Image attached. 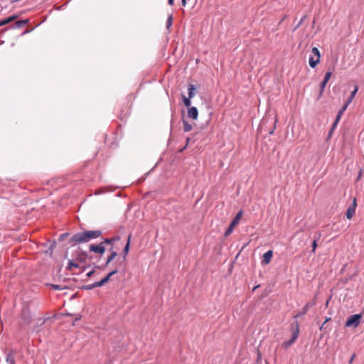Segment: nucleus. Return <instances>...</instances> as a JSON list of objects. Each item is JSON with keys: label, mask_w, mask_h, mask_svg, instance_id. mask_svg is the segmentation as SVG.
<instances>
[{"label": "nucleus", "mask_w": 364, "mask_h": 364, "mask_svg": "<svg viewBox=\"0 0 364 364\" xmlns=\"http://www.w3.org/2000/svg\"><path fill=\"white\" fill-rule=\"evenodd\" d=\"M102 235L100 230H83L73 234L69 239V244L71 246L87 243L93 239L97 238Z\"/></svg>", "instance_id": "obj_1"}, {"label": "nucleus", "mask_w": 364, "mask_h": 364, "mask_svg": "<svg viewBox=\"0 0 364 364\" xmlns=\"http://www.w3.org/2000/svg\"><path fill=\"white\" fill-rule=\"evenodd\" d=\"M290 330L291 332V338L289 341L283 343L282 346L285 349L289 348L292 346L297 339L299 334V325L297 320L294 321L290 325Z\"/></svg>", "instance_id": "obj_2"}, {"label": "nucleus", "mask_w": 364, "mask_h": 364, "mask_svg": "<svg viewBox=\"0 0 364 364\" xmlns=\"http://www.w3.org/2000/svg\"><path fill=\"white\" fill-rule=\"evenodd\" d=\"M128 104V102L124 100L119 102L118 105V107L117 109V115L121 120L126 119L129 114V107Z\"/></svg>", "instance_id": "obj_3"}, {"label": "nucleus", "mask_w": 364, "mask_h": 364, "mask_svg": "<svg viewBox=\"0 0 364 364\" xmlns=\"http://www.w3.org/2000/svg\"><path fill=\"white\" fill-rule=\"evenodd\" d=\"M362 318L361 314H357L350 316L345 323L346 327H353L356 328L360 323Z\"/></svg>", "instance_id": "obj_4"}, {"label": "nucleus", "mask_w": 364, "mask_h": 364, "mask_svg": "<svg viewBox=\"0 0 364 364\" xmlns=\"http://www.w3.org/2000/svg\"><path fill=\"white\" fill-rule=\"evenodd\" d=\"M89 250L90 252H93L95 253L102 255L105 252L106 249H105V245L102 243V241H101L97 245V244H90L89 245Z\"/></svg>", "instance_id": "obj_5"}, {"label": "nucleus", "mask_w": 364, "mask_h": 364, "mask_svg": "<svg viewBox=\"0 0 364 364\" xmlns=\"http://www.w3.org/2000/svg\"><path fill=\"white\" fill-rule=\"evenodd\" d=\"M331 75H332V73L331 70H328L326 73L323 80L320 83V92L318 94V98H320L322 96L324 88H325L327 82H328L329 79L331 78Z\"/></svg>", "instance_id": "obj_6"}, {"label": "nucleus", "mask_w": 364, "mask_h": 364, "mask_svg": "<svg viewBox=\"0 0 364 364\" xmlns=\"http://www.w3.org/2000/svg\"><path fill=\"white\" fill-rule=\"evenodd\" d=\"M110 255L107 257L106 262L102 267L96 266L95 267L101 269H105L107 267H108L109 264L117 257V252L114 251L112 247L109 249Z\"/></svg>", "instance_id": "obj_7"}, {"label": "nucleus", "mask_w": 364, "mask_h": 364, "mask_svg": "<svg viewBox=\"0 0 364 364\" xmlns=\"http://www.w3.org/2000/svg\"><path fill=\"white\" fill-rule=\"evenodd\" d=\"M356 207H357L356 198H354L353 200V203L348 208L346 213V216L348 219H351L353 217V215L355 213Z\"/></svg>", "instance_id": "obj_8"}, {"label": "nucleus", "mask_w": 364, "mask_h": 364, "mask_svg": "<svg viewBox=\"0 0 364 364\" xmlns=\"http://www.w3.org/2000/svg\"><path fill=\"white\" fill-rule=\"evenodd\" d=\"M88 257L87 252L80 250L75 252V261L80 263H85Z\"/></svg>", "instance_id": "obj_9"}, {"label": "nucleus", "mask_w": 364, "mask_h": 364, "mask_svg": "<svg viewBox=\"0 0 364 364\" xmlns=\"http://www.w3.org/2000/svg\"><path fill=\"white\" fill-rule=\"evenodd\" d=\"M314 305V302H308L301 309V311L298 312L294 316V321L295 320H297V318L298 317H300V316H304L308 310L312 307Z\"/></svg>", "instance_id": "obj_10"}, {"label": "nucleus", "mask_w": 364, "mask_h": 364, "mask_svg": "<svg viewBox=\"0 0 364 364\" xmlns=\"http://www.w3.org/2000/svg\"><path fill=\"white\" fill-rule=\"evenodd\" d=\"M273 257V251L272 250H268L263 255V258L261 261L262 264L266 265L270 263L271 259Z\"/></svg>", "instance_id": "obj_11"}, {"label": "nucleus", "mask_w": 364, "mask_h": 364, "mask_svg": "<svg viewBox=\"0 0 364 364\" xmlns=\"http://www.w3.org/2000/svg\"><path fill=\"white\" fill-rule=\"evenodd\" d=\"M348 107V105L344 104L343 106L342 107V108L338 112L336 119L333 122V127H337V124H338V122L340 121L341 116L343 115V114L344 113V112L346 111V109H347Z\"/></svg>", "instance_id": "obj_12"}, {"label": "nucleus", "mask_w": 364, "mask_h": 364, "mask_svg": "<svg viewBox=\"0 0 364 364\" xmlns=\"http://www.w3.org/2000/svg\"><path fill=\"white\" fill-rule=\"evenodd\" d=\"M198 116V109L196 107H191L188 109V117L193 119H196Z\"/></svg>", "instance_id": "obj_13"}, {"label": "nucleus", "mask_w": 364, "mask_h": 364, "mask_svg": "<svg viewBox=\"0 0 364 364\" xmlns=\"http://www.w3.org/2000/svg\"><path fill=\"white\" fill-rule=\"evenodd\" d=\"M131 235H129L128 236V238H127V243L122 250V256H123V259H126V257H127V254L129 253V248H130V239H131Z\"/></svg>", "instance_id": "obj_14"}, {"label": "nucleus", "mask_w": 364, "mask_h": 364, "mask_svg": "<svg viewBox=\"0 0 364 364\" xmlns=\"http://www.w3.org/2000/svg\"><path fill=\"white\" fill-rule=\"evenodd\" d=\"M15 351L11 350L6 354V361L8 364H15Z\"/></svg>", "instance_id": "obj_15"}, {"label": "nucleus", "mask_w": 364, "mask_h": 364, "mask_svg": "<svg viewBox=\"0 0 364 364\" xmlns=\"http://www.w3.org/2000/svg\"><path fill=\"white\" fill-rule=\"evenodd\" d=\"M119 240V236H114L110 238H103L102 243L104 245H111V247H113V243L116 241H118Z\"/></svg>", "instance_id": "obj_16"}, {"label": "nucleus", "mask_w": 364, "mask_h": 364, "mask_svg": "<svg viewBox=\"0 0 364 364\" xmlns=\"http://www.w3.org/2000/svg\"><path fill=\"white\" fill-rule=\"evenodd\" d=\"M28 23V19H24L21 21H16L14 22V23L11 26L12 28H22L27 25Z\"/></svg>", "instance_id": "obj_17"}, {"label": "nucleus", "mask_w": 364, "mask_h": 364, "mask_svg": "<svg viewBox=\"0 0 364 364\" xmlns=\"http://www.w3.org/2000/svg\"><path fill=\"white\" fill-rule=\"evenodd\" d=\"M358 86H355L354 90L351 92L350 96L348 97L347 100L345 102V104L349 105L352 100L354 99L357 92H358Z\"/></svg>", "instance_id": "obj_18"}, {"label": "nucleus", "mask_w": 364, "mask_h": 364, "mask_svg": "<svg viewBox=\"0 0 364 364\" xmlns=\"http://www.w3.org/2000/svg\"><path fill=\"white\" fill-rule=\"evenodd\" d=\"M242 215V211L240 210L236 214L235 218L232 219V220L231 221L230 224L235 227L239 223L240 220H241Z\"/></svg>", "instance_id": "obj_19"}, {"label": "nucleus", "mask_w": 364, "mask_h": 364, "mask_svg": "<svg viewBox=\"0 0 364 364\" xmlns=\"http://www.w3.org/2000/svg\"><path fill=\"white\" fill-rule=\"evenodd\" d=\"M22 318L26 321V322H29L30 320H31V317L29 316V310L28 308H26L24 307L23 309H22Z\"/></svg>", "instance_id": "obj_20"}, {"label": "nucleus", "mask_w": 364, "mask_h": 364, "mask_svg": "<svg viewBox=\"0 0 364 364\" xmlns=\"http://www.w3.org/2000/svg\"><path fill=\"white\" fill-rule=\"evenodd\" d=\"M16 18H17V16L16 15H12L6 18L1 19V26L9 24V23L14 21Z\"/></svg>", "instance_id": "obj_21"}, {"label": "nucleus", "mask_w": 364, "mask_h": 364, "mask_svg": "<svg viewBox=\"0 0 364 364\" xmlns=\"http://www.w3.org/2000/svg\"><path fill=\"white\" fill-rule=\"evenodd\" d=\"M195 90V86L192 84H190L188 87V95L189 98H193L196 95Z\"/></svg>", "instance_id": "obj_22"}, {"label": "nucleus", "mask_w": 364, "mask_h": 364, "mask_svg": "<svg viewBox=\"0 0 364 364\" xmlns=\"http://www.w3.org/2000/svg\"><path fill=\"white\" fill-rule=\"evenodd\" d=\"M73 267L78 268L79 264L76 262V261L70 259L68 263V267L66 269L69 271H72Z\"/></svg>", "instance_id": "obj_23"}, {"label": "nucleus", "mask_w": 364, "mask_h": 364, "mask_svg": "<svg viewBox=\"0 0 364 364\" xmlns=\"http://www.w3.org/2000/svg\"><path fill=\"white\" fill-rule=\"evenodd\" d=\"M320 62L318 59H314V57L311 56L309 59V63L311 68H314L318 65V63Z\"/></svg>", "instance_id": "obj_24"}, {"label": "nucleus", "mask_w": 364, "mask_h": 364, "mask_svg": "<svg viewBox=\"0 0 364 364\" xmlns=\"http://www.w3.org/2000/svg\"><path fill=\"white\" fill-rule=\"evenodd\" d=\"M181 97H182V100H183V105L186 107H188V108L191 107V98L187 97L184 95H181Z\"/></svg>", "instance_id": "obj_25"}, {"label": "nucleus", "mask_w": 364, "mask_h": 364, "mask_svg": "<svg viewBox=\"0 0 364 364\" xmlns=\"http://www.w3.org/2000/svg\"><path fill=\"white\" fill-rule=\"evenodd\" d=\"M183 130H184V132H190L191 130H192V129H193L192 125L191 124H189L184 119H183Z\"/></svg>", "instance_id": "obj_26"}, {"label": "nucleus", "mask_w": 364, "mask_h": 364, "mask_svg": "<svg viewBox=\"0 0 364 364\" xmlns=\"http://www.w3.org/2000/svg\"><path fill=\"white\" fill-rule=\"evenodd\" d=\"M173 15L171 14L170 16H168L167 20H166V27L168 30H169V28L171 27V26L173 24Z\"/></svg>", "instance_id": "obj_27"}, {"label": "nucleus", "mask_w": 364, "mask_h": 364, "mask_svg": "<svg viewBox=\"0 0 364 364\" xmlns=\"http://www.w3.org/2000/svg\"><path fill=\"white\" fill-rule=\"evenodd\" d=\"M56 247V242L55 241H51L49 248L46 251V253H49L50 255H52V252L54 250V248Z\"/></svg>", "instance_id": "obj_28"}, {"label": "nucleus", "mask_w": 364, "mask_h": 364, "mask_svg": "<svg viewBox=\"0 0 364 364\" xmlns=\"http://www.w3.org/2000/svg\"><path fill=\"white\" fill-rule=\"evenodd\" d=\"M234 228H235V226L231 225V224H230L228 228L225 230L224 235L225 237L229 236L232 232Z\"/></svg>", "instance_id": "obj_29"}, {"label": "nucleus", "mask_w": 364, "mask_h": 364, "mask_svg": "<svg viewBox=\"0 0 364 364\" xmlns=\"http://www.w3.org/2000/svg\"><path fill=\"white\" fill-rule=\"evenodd\" d=\"M311 53L314 56L316 57V59H318V60H320L321 54L319 50L317 48L314 47L311 50Z\"/></svg>", "instance_id": "obj_30"}, {"label": "nucleus", "mask_w": 364, "mask_h": 364, "mask_svg": "<svg viewBox=\"0 0 364 364\" xmlns=\"http://www.w3.org/2000/svg\"><path fill=\"white\" fill-rule=\"evenodd\" d=\"M70 235V234L68 232H65V233H63L61 234L59 237H58V240L60 242H63L64 241L68 236Z\"/></svg>", "instance_id": "obj_31"}, {"label": "nucleus", "mask_w": 364, "mask_h": 364, "mask_svg": "<svg viewBox=\"0 0 364 364\" xmlns=\"http://www.w3.org/2000/svg\"><path fill=\"white\" fill-rule=\"evenodd\" d=\"M94 288H95V287H94V284H92L83 285V286L81 287V289H84V290H91V289H93Z\"/></svg>", "instance_id": "obj_32"}, {"label": "nucleus", "mask_w": 364, "mask_h": 364, "mask_svg": "<svg viewBox=\"0 0 364 364\" xmlns=\"http://www.w3.org/2000/svg\"><path fill=\"white\" fill-rule=\"evenodd\" d=\"M118 272V269L117 268H115L114 269H113L112 271H111L110 272H109L107 276L109 278V279H111V277L116 274Z\"/></svg>", "instance_id": "obj_33"}, {"label": "nucleus", "mask_w": 364, "mask_h": 364, "mask_svg": "<svg viewBox=\"0 0 364 364\" xmlns=\"http://www.w3.org/2000/svg\"><path fill=\"white\" fill-rule=\"evenodd\" d=\"M318 245H317V241L315 239L313 242H312V244H311V247H312V250L311 252H315L316 251V249Z\"/></svg>", "instance_id": "obj_34"}, {"label": "nucleus", "mask_w": 364, "mask_h": 364, "mask_svg": "<svg viewBox=\"0 0 364 364\" xmlns=\"http://www.w3.org/2000/svg\"><path fill=\"white\" fill-rule=\"evenodd\" d=\"M51 287L55 290H62L64 289L65 287H63L60 285L58 284H50Z\"/></svg>", "instance_id": "obj_35"}, {"label": "nucleus", "mask_w": 364, "mask_h": 364, "mask_svg": "<svg viewBox=\"0 0 364 364\" xmlns=\"http://www.w3.org/2000/svg\"><path fill=\"white\" fill-rule=\"evenodd\" d=\"M94 284V287L95 288L96 287H102L104 286V284L102 283V280L99 281V282H96Z\"/></svg>", "instance_id": "obj_36"}, {"label": "nucleus", "mask_w": 364, "mask_h": 364, "mask_svg": "<svg viewBox=\"0 0 364 364\" xmlns=\"http://www.w3.org/2000/svg\"><path fill=\"white\" fill-rule=\"evenodd\" d=\"M102 283L104 284V285L107 283L110 279L106 275L104 278H102Z\"/></svg>", "instance_id": "obj_37"}, {"label": "nucleus", "mask_w": 364, "mask_h": 364, "mask_svg": "<svg viewBox=\"0 0 364 364\" xmlns=\"http://www.w3.org/2000/svg\"><path fill=\"white\" fill-rule=\"evenodd\" d=\"M330 320H331V318H326L324 323L322 324V326L320 328L321 330H322L323 328H326L325 324H326V322H328Z\"/></svg>", "instance_id": "obj_38"}, {"label": "nucleus", "mask_w": 364, "mask_h": 364, "mask_svg": "<svg viewBox=\"0 0 364 364\" xmlns=\"http://www.w3.org/2000/svg\"><path fill=\"white\" fill-rule=\"evenodd\" d=\"M304 18V16L299 21V22L298 23L296 26L294 28V30L297 29L299 26H301V25L303 23Z\"/></svg>", "instance_id": "obj_39"}, {"label": "nucleus", "mask_w": 364, "mask_h": 364, "mask_svg": "<svg viewBox=\"0 0 364 364\" xmlns=\"http://www.w3.org/2000/svg\"><path fill=\"white\" fill-rule=\"evenodd\" d=\"M95 273V270H91L87 274V277H91Z\"/></svg>", "instance_id": "obj_40"}, {"label": "nucleus", "mask_w": 364, "mask_h": 364, "mask_svg": "<svg viewBox=\"0 0 364 364\" xmlns=\"http://www.w3.org/2000/svg\"><path fill=\"white\" fill-rule=\"evenodd\" d=\"M336 129V127H333V124H332V127H331V130L329 131L328 132V135L329 136L332 134V133L333 132L334 129Z\"/></svg>", "instance_id": "obj_41"}, {"label": "nucleus", "mask_w": 364, "mask_h": 364, "mask_svg": "<svg viewBox=\"0 0 364 364\" xmlns=\"http://www.w3.org/2000/svg\"><path fill=\"white\" fill-rule=\"evenodd\" d=\"M51 317L50 316H46L43 318V321H42V323H44L46 321H48L49 319H50Z\"/></svg>", "instance_id": "obj_42"}, {"label": "nucleus", "mask_w": 364, "mask_h": 364, "mask_svg": "<svg viewBox=\"0 0 364 364\" xmlns=\"http://www.w3.org/2000/svg\"><path fill=\"white\" fill-rule=\"evenodd\" d=\"M361 175H362V170H360L359 175L357 178V181L360 180V178H361Z\"/></svg>", "instance_id": "obj_43"}, {"label": "nucleus", "mask_w": 364, "mask_h": 364, "mask_svg": "<svg viewBox=\"0 0 364 364\" xmlns=\"http://www.w3.org/2000/svg\"><path fill=\"white\" fill-rule=\"evenodd\" d=\"M173 2H174V0H168V4L171 6L173 4Z\"/></svg>", "instance_id": "obj_44"}, {"label": "nucleus", "mask_w": 364, "mask_h": 364, "mask_svg": "<svg viewBox=\"0 0 364 364\" xmlns=\"http://www.w3.org/2000/svg\"><path fill=\"white\" fill-rule=\"evenodd\" d=\"M354 358H355V354H353V355L351 356V358H350V360H349V363H351L353 362V360Z\"/></svg>", "instance_id": "obj_45"}, {"label": "nucleus", "mask_w": 364, "mask_h": 364, "mask_svg": "<svg viewBox=\"0 0 364 364\" xmlns=\"http://www.w3.org/2000/svg\"><path fill=\"white\" fill-rule=\"evenodd\" d=\"M182 5L185 6L186 5V0H181Z\"/></svg>", "instance_id": "obj_46"}, {"label": "nucleus", "mask_w": 364, "mask_h": 364, "mask_svg": "<svg viewBox=\"0 0 364 364\" xmlns=\"http://www.w3.org/2000/svg\"><path fill=\"white\" fill-rule=\"evenodd\" d=\"M259 287H260V285H259V284H258V285L255 286V287L253 288L252 291H255L257 288H259Z\"/></svg>", "instance_id": "obj_47"}, {"label": "nucleus", "mask_w": 364, "mask_h": 364, "mask_svg": "<svg viewBox=\"0 0 364 364\" xmlns=\"http://www.w3.org/2000/svg\"><path fill=\"white\" fill-rule=\"evenodd\" d=\"M43 320V318H39L38 319V321L41 322V325H42V324H43V323H42Z\"/></svg>", "instance_id": "obj_48"}, {"label": "nucleus", "mask_w": 364, "mask_h": 364, "mask_svg": "<svg viewBox=\"0 0 364 364\" xmlns=\"http://www.w3.org/2000/svg\"><path fill=\"white\" fill-rule=\"evenodd\" d=\"M273 132H274V129L271 130V131L269 132V134H273Z\"/></svg>", "instance_id": "obj_49"}, {"label": "nucleus", "mask_w": 364, "mask_h": 364, "mask_svg": "<svg viewBox=\"0 0 364 364\" xmlns=\"http://www.w3.org/2000/svg\"><path fill=\"white\" fill-rule=\"evenodd\" d=\"M1 331L3 330V323L1 322Z\"/></svg>", "instance_id": "obj_50"}]
</instances>
